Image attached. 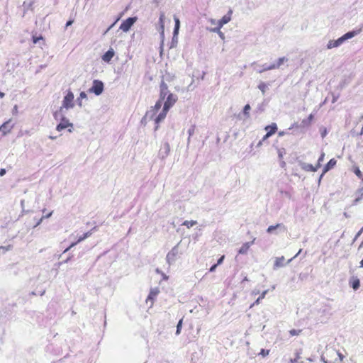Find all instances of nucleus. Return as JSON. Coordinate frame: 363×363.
Returning <instances> with one entry per match:
<instances>
[{
    "label": "nucleus",
    "instance_id": "c9c22d12",
    "mask_svg": "<svg viewBox=\"0 0 363 363\" xmlns=\"http://www.w3.org/2000/svg\"><path fill=\"white\" fill-rule=\"evenodd\" d=\"M63 111H61L60 109L58 111H56L55 113H54V118L55 120H60V118H62V116H64V113H62Z\"/></svg>",
    "mask_w": 363,
    "mask_h": 363
},
{
    "label": "nucleus",
    "instance_id": "1a4fd4ad",
    "mask_svg": "<svg viewBox=\"0 0 363 363\" xmlns=\"http://www.w3.org/2000/svg\"><path fill=\"white\" fill-rule=\"evenodd\" d=\"M160 290L158 288H152L150 289L149 295L147 298H146V303H148L149 301L151 302V306L153 304L154 299L157 297V296L159 294Z\"/></svg>",
    "mask_w": 363,
    "mask_h": 363
},
{
    "label": "nucleus",
    "instance_id": "c85d7f7f",
    "mask_svg": "<svg viewBox=\"0 0 363 363\" xmlns=\"http://www.w3.org/2000/svg\"><path fill=\"white\" fill-rule=\"evenodd\" d=\"M196 223H197V222L196 220H185L182 223V225H184V226L187 227L188 228H190L193 227L194 225H195Z\"/></svg>",
    "mask_w": 363,
    "mask_h": 363
},
{
    "label": "nucleus",
    "instance_id": "cd10ccee",
    "mask_svg": "<svg viewBox=\"0 0 363 363\" xmlns=\"http://www.w3.org/2000/svg\"><path fill=\"white\" fill-rule=\"evenodd\" d=\"M313 117H314L313 114H312V113L310 114L307 118L303 119L302 121V124L303 125H309L311 124V122L313 119Z\"/></svg>",
    "mask_w": 363,
    "mask_h": 363
},
{
    "label": "nucleus",
    "instance_id": "e2e57ef3",
    "mask_svg": "<svg viewBox=\"0 0 363 363\" xmlns=\"http://www.w3.org/2000/svg\"><path fill=\"white\" fill-rule=\"evenodd\" d=\"M78 243H79V242H78V240H77L76 242H72V243L69 245V247H70L71 248H72L73 247H74V246H75L77 244H78Z\"/></svg>",
    "mask_w": 363,
    "mask_h": 363
},
{
    "label": "nucleus",
    "instance_id": "39448f33",
    "mask_svg": "<svg viewBox=\"0 0 363 363\" xmlns=\"http://www.w3.org/2000/svg\"><path fill=\"white\" fill-rule=\"evenodd\" d=\"M103 91L104 83L97 79L94 80L92 86L89 89L90 93H94L96 96L102 94Z\"/></svg>",
    "mask_w": 363,
    "mask_h": 363
},
{
    "label": "nucleus",
    "instance_id": "13d9d810",
    "mask_svg": "<svg viewBox=\"0 0 363 363\" xmlns=\"http://www.w3.org/2000/svg\"><path fill=\"white\" fill-rule=\"evenodd\" d=\"M338 99V96L333 95L332 103H335Z\"/></svg>",
    "mask_w": 363,
    "mask_h": 363
},
{
    "label": "nucleus",
    "instance_id": "69168bd1",
    "mask_svg": "<svg viewBox=\"0 0 363 363\" xmlns=\"http://www.w3.org/2000/svg\"><path fill=\"white\" fill-rule=\"evenodd\" d=\"M297 126H298L297 123H293V124L291 125V126L289 128V130H291V129H293L294 128L297 127Z\"/></svg>",
    "mask_w": 363,
    "mask_h": 363
},
{
    "label": "nucleus",
    "instance_id": "9b49d317",
    "mask_svg": "<svg viewBox=\"0 0 363 363\" xmlns=\"http://www.w3.org/2000/svg\"><path fill=\"white\" fill-rule=\"evenodd\" d=\"M343 43H344V41L341 36L340 38H339L337 40H330L327 45V48L332 49L334 48H337V47L340 46L341 45H342Z\"/></svg>",
    "mask_w": 363,
    "mask_h": 363
},
{
    "label": "nucleus",
    "instance_id": "4be33fe9",
    "mask_svg": "<svg viewBox=\"0 0 363 363\" xmlns=\"http://www.w3.org/2000/svg\"><path fill=\"white\" fill-rule=\"evenodd\" d=\"M96 230V227H94L91 230L85 233L84 235H82V236H80L79 238H78V242H81L82 241L84 240L85 239H86L87 238L90 237L92 234V233Z\"/></svg>",
    "mask_w": 363,
    "mask_h": 363
},
{
    "label": "nucleus",
    "instance_id": "dca6fc26",
    "mask_svg": "<svg viewBox=\"0 0 363 363\" xmlns=\"http://www.w3.org/2000/svg\"><path fill=\"white\" fill-rule=\"evenodd\" d=\"M300 167L307 172H315L318 169L317 167H313L312 164L306 162H300Z\"/></svg>",
    "mask_w": 363,
    "mask_h": 363
},
{
    "label": "nucleus",
    "instance_id": "0e129e2a",
    "mask_svg": "<svg viewBox=\"0 0 363 363\" xmlns=\"http://www.w3.org/2000/svg\"><path fill=\"white\" fill-rule=\"evenodd\" d=\"M363 232V227L360 229V230L357 233V235H356V238L359 236Z\"/></svg>",
    "mask_w": 363,
    "mask_h": 363
},
{
    "label": "nucleus",
    "instance_id": "9d476101",
    "mask_svg": "<svg viewBox=\"0 0 363 363\" xmlns=\"http://www.w3.org/2000/svg\"><path fill=\"white\" fill-rule=\"evenodd\" d=\"M285 258L284 256L276 257L274 259V263L273 265V269L277 270L279 268L284 267L287 264V262L285 263Z\"/></svg>",
    "mask_w": 363,
    "mask_h": 363
},
{
    "label": "nucleus",
    "instance_id": "58836bf2",
    "mask_svg": "<svg viewBox=\"0 0 363 363\" xmlns=\"http://www.w3.org/2000/svg\"><path fill=\"white\" fill-rule=\"evenodd\" d=\"M1 247V251L3 253L6 252L7 251H9L12 249V245H9L7 246H0Z\"/></svg>",
    "mask_w": 363,
    "mask_h": 363
},
{
    "label": "nucleus",
    "instance_id": "c03bdc74",
    "mask_svg": "<svg viewBox=\"0 0 363 363\" xmlns=\"http://www.w3.org/2000/svg\"><path fill=\"white\" fill-rule=\"evenodd\" d=\"M259 354L262 355L263 357H265L269 354V350H266L264 349H262Z\"/></svg>",
    "mask_w": 363,
    "mask_h": 363
},
{
    "label": "nucleus",
    "instance_id": "7c9ffc66",
    "mask_svg": "<svg viewBox=\"0 0 363 363\" xmlns=\"http://www.w3.org/2000/svg\"><path fill=\"white\" fill-rule=\"evenodd\" d=\"M267 88H268V86L264 82H261L258 85V89L262 91L263 95L265 94V91L267 89Z\"/></svg>",
    "mask_w": 363,
    "mask_h": 363
},
{
    "label": "nucleus",
    "instance_id": "aec40b11",
    "mask_svg": "<svg viewBox=\"0 0 363 363\" xmlns=\"http://www.w3.org/2000/svg\"><path fill=\"white\" fill-rule=\"evenodd\" d=\"M174 20L175 25H174V32H173V40L178 35L179 27H180L179 19L177 17L174 16Z\"/></svg>",
    "mask_w": 363,
    "mask_h": 363
},
{
    "label": "nucleus",
    "instance_id": "37998d69",
    "mask_svg": "<svg viewBox=\"0 0 363 363\" xmlns=\"http://www.w3.org/2000/svg\"><path fill=\"white\" fill-rule=\"evenodd\" d=\"M289 333H290L291 335H292V336L298 335L301 333V330H296L293 329V330H291L289 331Z\"/></svg>",
    "mask_w": 363,
    "mask_h": 363
},
{
    "label": "nucleus",
    "instance_id": "680f3d73",
    "mask_svg": "<svg viewBox=\"0 0 363 363\" xmlns=\"http://www.w3.org/2000/svg\"><path fill=\"white\" fill-rule=\"evenodd\" d=\"M52 214V211L50 212L49 213L46 214L45 216H44V218H50Z\"/></svg>",
    "mask_w": 363,
    "mask_h": 363
},
{
    "label": "nucleus",
    "instance_id": "5fc2aeb1",
    "mask_svg": "<svg viewBox=\"0 0 363 363\" xmlns=\"http://www.w3.org/2000/svg\"><path fill=\"white\" fill-rule=\"evenodd\" d=\"M40 39H42L41 37H33V43L36 44Z\"/></svg>",
    "mask_w": 363,
    "mask_h": 363
},
{
    "label": "nucleus",
    "instance_id": "3c124183",
    "mask_svg": "<svg viewBox=\"0 0 363 363\" xmlns=\"http://www.w3.org/2000/svg\"><path fill=\"white\" fill-rule=\"evenodd\" d=\"M336 353H337V354L338 356V358H339L340 361H342L344 359V358H345V356L342 353H340L339 352H336Z\"/></svg>",
    "mask_w": 363,
    "mask_h": 363
},
{
    "label": "nucleus",
    "instance_id": "412c9836",
    "mask_svg": "<svg viewBox=\"0 0 363 363\" xmlns=\"http://www.w3.org/2000/svg\"><path fill=\"white\" fill-rule=\"evenodd\" d=\"M336 160L335 159H331L325 166L323 173L329 171L330 169L334 167L336 164Z\"/></svg>",
    "mask_w": 363,
    "mask_h": 363
},
{
    "label": "nucleus",
    "instance_id": "49530a36",
    "mask_svg": "<svg viewBox=\"0 0 363 363\" xmlns=\"http://www.w3.org/2000/svg\"><path fill=\"white\" fill-rule=\"evenodd\" d=\"M267 67H268L267 69H269V70L277 69L275 62L272 63L271 65H267Z\"/></svg>",
    "mask_w": 363,
    "mask_h": 363
},
{
    "label": "nucleus",
    "instance_id": "0eeeda50",
    "mask_svg": "<svg viewBox=\"0 0 363 363\" xmlns=\"http://www.w3.org/2000/svg\"><path fill=\"white\" fill-rule=\"evenodd\" d=\"M170 152V146L167 142H164L159 152V157L164 160L165 159L169 154Z\"/></svg>",
    "mask_w": 363,
    "mask_h": 363
},
{
    "label": "nucleus",
    "instance_id": "c756f323",
    "mask_svg": "<svg viewBox=\"0 0 363 363\" xmlns=\"http://www.w3.org/2000/svg\"><path fill=\"white\" fill-rule=\"evenodd\" d=\"M268 290L264 291L261 295L258 297V298L255 301V303L252 304V306L258 305L262 299H263L266 294H267Z\"/></svg>",
    "mask_w": 363,
    "mask_h": 363
},
{
    "label": "nucleus",
    "instance_id": "6e6552de",
    "mask_svg": "<svg viewBox=\"0 0 363 363\" xmlns=\"http://www.w3.org/2000/svg\"><path fill=\"white\" fill-rule=\"evenodd\" d=\"M161 108V107H157V103L155 104V105L154 106H152L150 108V110H148L146 113H145V116L144 117V118L145 119H148V120H152L154 118V117L155 116V115L157 114V113L158 112V111Z\"/></svg>",
    "mask_w": 363,
    "mask_h": 363
},
{
    "label": "nucleus",
    "instance_id": "2eb2a0df",
    "mask_svg": "<svg viewBox=\"0 0 363 363\" xmlns=\"http://www.w3.org/2000/svg\"><path fill=\"white\" fill-rule=\"evenodd\" d=\"M253 242H254V240H252V242H247L244 243L242 245V247L239 249L238 254H240V255L247 254L249 248L253 244Z\"/></svg>",
    "mask_w": 363,
    "mask_h": 363
},
{
    "label": "nucleus",
    "instance_id": "f704fd0d",
    "mask_svg": "<svg viewBox=\"0 0 363 363\" xmlns=\"http://www.w3.org/2000/svg\"><path fill=\"white\" fill-rule=\"evenodd\" d=\"M160 37L162 38L160 48H161V50H162V46L164 44V28H160Z\"/></svg>",
    "mask_w": 363,
    "mask_h": 363
},
{
    "label": "nucleus",
    "instance_id": "7ed1b4c3",
    "mask_svg": "<svg viewBox=\"0 0 363 363\" xmlns=\"http://www.w3.org/2000/svg\"><path fill=\"white\" fill-rule=\"evenodd\" d=\"M179 244H180V242H179L177 245H175L167 255L166 260L169 265L174 263L178 255H179Z\"/></svg>",
    "mask_w": 363,
    "mask_h": 363
},
{
    "label": "nucleus",
    "instance_id": "ddd939ff",
    "mask_svg": "<svg viewBox=\"0 0 363 363\" xmlns=\"http://www.w3.org/2000/svg\"><path fill=\"white\" fill-rule=\"evenodd\" d=\"M252 66L254 67V69L258 73H262L269 70V69H267L268 68L267 64L258 65L256 62H253Z\"/></svg>",
    "mask_w": 363,
    "mask_h": 363
},
{
    "label": "nucleus",
    "instance_id": "72a5a7b5",
    "mask_svg": "<svg viewBox=\"0 0 363 363\" xmlns=\"http://www.w3.org/2000/svg\"><path fill=\"white\" fill-rule=\"evenodd\" d=\"M354 173L356 174V176L361 179L362 181L363 182V174L362 173V172L359 170V167H354Z\"/></svg>",
    "mask_w": 363,
    "mask_h": 363
},
{
    "label": "nucleus",
    "instance_id": "f3484780",
    "mask_svg": "<svg viewBox=\"0 0 363 363\" xmlns=\"http://www.w3.org/2000/svg\"><path fill=\"white\" fill-rule=\"evenodd\" d=\"M114 56V51L112 48H110L107 52H106L102 56V60L106 62H109L113 57Z\"/></svg>",
    "mask_w": 363,
    "mask_h": 363
},
{
    "label": "nucleus",
    "instance_id": "09e8293b",
    "mask_svg": "<svg viewBox=\"0 0 363 363\" xmlns=\"http://www.w3.org/2000/svg\"><path fill=\"white\" fill-rule=\"evenodd\" d=\"M300 358V355L298 353L296 354V357L291 359V363H298V359Z\"/></svg>",
    "mask_w": 363,
    "mask_h": 363
},
{
    "label": "nucleus",
    "instance_id": "a19ab883",
    "mask_svg": "<svg viewBox=\"0 0 363 363\" xmlns=\"http://www.w3.org/2000/svg\"><path fill=\"white\" fill-rule=\"evenodd\" d=\"M279 191L280 192L281 194L285 196L286 197L290 198V196H291L290 193L287 191H284L283 189H279Z\"/></svg>",
    "mask_w": 363,
    "mask_h": 363
},
{
    "label": "nucleus",
    "instance_id": "774afa93",
    "mask_svg": "<svg viewBox=\"0 0 363 363\" xmlns=\"http://www.w3.org/2000/svg\"><path fill=\"white\" fill-rule=\"evenodd\" d=\"M286 133H287L286 132L281 131V132L279 133V136H283V135H284Z\"/></svg>",
    "mask_w": 363,
    "mask_h": 363
},
{
    "label": "nucleus",
    "instance_id": "b1692460",
    "mask_svg": "<svg viewBox=\"0 0 363 363\" xmlns=\"http://www.w3.org/2000/svg\"><path fill=\"white\" fill-rule=\"evenodd\" d=\"M282 228L284 230H285V227L281 223H278L276 225H270L267 229V232L268 233H272L274 230Z\"/></svg>",
    "mask_w": 363,
    "mask_h": 363
},
{
    "label": "nucleus",
    "instance_id": "e433bc0d",
    "mask_svg": "<svg viewBox=\"0 0 363 363\" xmlns=\"http://www.w3.org/2000/svg\"><path fill=\"white\" fill-rule=\"evenodd\" d=\"M251 109V107L249 104H246L245 106H244V108H243V113L244 115L248 118L249 117V111Z\"/></svg>",
    "mask_w": 363,
    "mask_h": 363
},
{
    "label": "nucleus",
    "instance_id": "8fccbe9b",
    "mask_svg": "<svg viewBox=\"0 0 363 363\" xmlns=\"http://www.w3.org/2000/svg\"><path fill=\"white\" fill-rule=\"evenodd\" d=\"M224 259H225V256H224V255L221 256V257L218 259V260L217 261L216 264H217V265H220V264H221L223 263V262Z\"/></svg>",
    "mask_w": 363,
    "mask_h": 363
},
{
    "label": "nucleus",
    "instance_id": "a878e982",
    "mask_svg": "<svg viewBox=\"0 0 363 363\" xmlns=\"http://www.w3.org/2000/svg\"><path fill=\"white\" fill-rule=\"evenodd\" d=\"M34 0H30L29 1H24L23 4V6L25 8V10H33V5L34 4Z\"/></svg>",
    "mask_w": 363,
    "mask_h": 363
},
{
    "label": "nucleus",
    "instance_id": "f8f14e48",
    "mask_svg": "<svg viewBox=\"0 0 363 363\" xmlns=\"http://www.w3.org/2000/svg\"><path fill=\"white\" fill-rule=\"evenodd\" d=\"M265 130H267V134L264 137V139L267 138L272 135L274 133H275L276 130H277V124L276 123H272L269 125H267L265 128Z\"/></svg>",
    "mask_w": 363,
    "mask_h": 363
},
{
    "label": "nucleus",
    "instance_id": "4c0bfd02",
    "mask_svg": "<svg viewBox=\"0 0 363 363\" xmlns=\"http://www.w3.org/2000/svg\"><path fill=\"white\" fill-rule=\"evenodd\" d=\"M182 319H181L179 323H177V330H176V335H179L180 334V332H181V329H182Z\"/></svg>",
    "mask_w": 363,
    "mask_h": 363
},
{
    "label": "nucleus",
    "instance_id": "f257e3e1",
    "mask_svg": "<svg viewBox=\"0 0 363 363\" xmlns=\"http://www.w3.org/2000/svg\"><path fill=\"white\" fill-rule=\"evenodd\" d=\"M178 100V96L170 91L167 84L162 80L160 84L159 99L157 101V107H162L163 103V108L162 111L155 118L156 124L162 121L169 109L176 104Z\"/></svg>",
    "mask_w": 363,
    "mask_h": 363
},
{
    "label": "nucleus",
    "instance_id": "4468645a",
    "mask_svg": "<svg viewBox=\"0 0 363 363\" xmlns=\"http://www.w3.org/2000/svg\"><path fill=\"white\" fill-rule=\"evenodd\" d=\"M361 30H362V29H359V30H356L350 31V32H347L345 34H344L342 36L344 43L347 40L350 39V38L356 36L357 35H358L361 32Z\"/></svg>",
    "mask_w": 363,
    "mask_h": 363
},
{
    "label": "nucleus",
    "instance_id": "bb28decb",
    "mask_svg": "<svg viewBox=\"0 0 363 363\" xmlns=\"http://www.w3.org/2000/svg\"><path fill=\"white\" fill-rule=\"evenodd\" d=\"M217 27L210 28L209 30L213 33H218L221 28L224 26L220 20L217 21Z\"/></svg>",
    "mask_w": 363,
    "mask_h": 363
},
{
    "label": "nucleus",
    "instance_id": "052dcab7",
    "mask_svg": "<svg viewBox=\"0 0 363 363\" xmlns=\"http://www.w3.org/2000/svg\"><path fill=\"white\" fill-rule=\"evenodd\" d=\"M72 23H73V21H72V20H69V21H68L66 23V27H68V26H71Z\"/></svg>",
    "mask_w": 363,
    "mask_h": 363
},
{
    "label": "nucleus",
    "instance_id": "473e14b6",
    "mask_svg": "<svg viewBox=\"0 0 363 363\" xmlns=\"http://www.w3.org/2000/svg\"><path fill=\"white\" fill-rule=\"evenodd\" d=\"M164 13L161 12L159 18V23L160 28H164Z\"/></svg>",
    "mask_w": 363,
    "mask_h": 363
},
{
    "label": "nucleus",
    "instance_id": "bf43d9fd",
    "mask_svg": "<svg viewBox=\"0 0 363 363\" xmlns=\"http://www.w3.org/2000/svg\"><path fill=\"white\" fill-rule=\"evenodd\" d=\"M323 312L325 313H327L328 314V316L330 315V313H329V311L327 310V308H324L323 309ZM328 317H326L325 319H328Z\"/></svg>",
    "mask_w": 363,
    "mask_h": 363
},
{
    "label": "nucleus",
    "instance_id": "6ab92c4d",
    "mask_svg": "<svg viewBox=\"0 0 363 363\" xmlns=\"http://www.w3.org/2000/svg\"><path fill=\"white\" fill-rule=\"evenodd\" d=\"M232 14H233V10L230 9L228 11V13L225 16H223L221 18V19H220L222 21V23H223V25L227 24L228 23H229L231 21Z\"/></svg>",
    "mask_w": 363,
    "mask_h": 363
},
{
    "label": "nucleus",
    "instance_id": "603ef678",
    "mask_svg": "<svg viewBox=\"0 0 363 363\" xmlns=\"http://www.w3.org/2000/svg\"><path fill=\"white\" fill-rule=\"evenodd\" d=\"M216 33L219 35V37L221 39L223 40L225 38V35H224V33L222 31L219 30L218 33Z\"/></svg>",
    "mask_w": 363,
    "mask_h": 363
},
{
    "label": "nucleus",
    "instance_id": "393cba45",
    "mask_svg": "<svg viewBox=\"0 0 363 363\" xmlns=\"http://www.w3.org/2000/svg\"><path fill=\"white\" fill-rule=\"evenodd\" d=\"M289 59L286 57H279L275 62L277 69L280 68L281 65L287 62Z\"/></svg>",
    "mask_w": 363,
    "mask_h": 363
},
{
    "label": "nucleus",
    "instance_id": "2f4dec72",
    "mask_svg": "<svg viewBox=\"0 0 363 363\" xmlns=\"http://www.w3.org/2000/svg\"><path fill=\"white\" fill-rule=\"evenodd\" d=\"M360 282L358 279H354L351 284V286L354 290H357L359 288Z\"/></svg>",
    "mask_w": 363,
    "mask_h": 363
},
{
    "label": "nucleus",
    "instance_id": "338daca9",
    "mask_svg": "<svg viewBox=\"0 0 363 363\" xmlns=\"http://www.w3.org/2000/svg\"><path fill=\"white\" fill-rule=\"evenodd\" d=\"M17 111H18V106L16 105H15L13 108V113H17Z\"/></svg>",
    "mask_w": 363,
    "mask_h": 363
},
{
    "label": "nucleus",
    "instance_id": "79ce46f5",
    "mask_svg": "<svg viewBox=\"0 0 363 363\" xmlns=\"http://www.w3.org/2000/svg\"><path fill=\"white\" fill-rule=\"evenodd\" d=\"M325 154L323 152L318 160V165L316 166L317 168H319L320 167V162L323 161L324 160Z\"/></svg>",
    "mask_w": 363,
    "mask_h": 363
},
{
    "label": "nucleus",
    "instance_id": "423d86ee",
    "mask_svg": "<svg viewBox=\"0 0 363 363\" xmlns=\"http://www.w3.org/2000/svg\"><path fill=\"white\" fill-rule=\"evenodd\" d=\"M137 18L136 17H129L126 20L123 21L122 23L120 26V29L122 30L123 32H128L131 26L134 24V23L136 21Z\"/></svg>",
    "mask_w": 363,
    "mask_h": 363
},
{
    "label": "nucleus",
    "instance_id": "f03ea898",
    "mask_svg": "<svg viewBox=\"0 0 363 363\" xmlns=\"http://www.w3.org/2000/svg\"><path fill=\"white\" fill-rule=\"evenodd\" d=\"M74 94L72 91H68L66 96L64 97L62 101V106L60 107V111H63V109H69L74 107Z\"/></svg>",
    "mask_w": 363,
    "mask_h": 363
},
{
    "label": "nucleus",
    "instance_id": "a18cd8bd",
    "mask_svg": "<svg viewBox=\"0 0 363 363\" xmlns=\"http://www.w3.org/2000/svg\"><path fill=\"white\" fill-rule=\"evenodd\" d=\"M302 252V250L300 249L299 251L295 255V256L291 259H289L288 261H287V264H289L292 260L293 259L296 258V257H298Z\"/></svg>",
    "mask_w": 363,
    "mask_h": 363
},
{
    "label": "nucleus",
    "instance_id": "864d4df0",
    "mask_svg": "<svg viewBox=\"0 0 363 363\" xmlns=\"http://www.w3.org/2000/svg\"><path fill=\"white\" fill-rule=\"evenodd\" d=\"M217 266L218 265L216 264H213V266H211V267L210 268L209 271L211 272H213L216 270Z\"/></svg>",
    "mask_w": 363,
    "mask_h": 363
},
{
    "label": "nucleus",
    "instance_id": "ea45409f",
    "mask_svg": "<svg viewBox=\"0 0 363 363\" xmlns=\"http://www.w3.org/2000/svg\"><path fill=\"white\" fill-rule=\"evenodd\" d=\"M194 131H195V125H193L191 126V128L188 130V135L189 136V138H191L194 133Z\"/></svg>",
    "mask_w": 363,
    "mask_h": 363
},
{
    "label": "nucleus",
    "instance_id": "6e6d98bb",
    "mask_svg": "<svg viewBox=\"0 0 363 363\" xmlns=\"http://www.w3.org/2000/svg\"><path fill=\"white\" fill-rule=\"evenodd\" d=\"M209 21H210V23H211L212 25H216V23H217V21H216V19H213V18H211V19L209 20Z\"/></svg>",
    "mask_w": 363,
    "mask_h": 363
},
{
    "label": "nucleus",
    "instance_id": "a211bd4d",
    "mask_svg": "<svg viewBox=\"0 0 363 363\" xmlns=\"http://www.w3.org/2000/svg\"><path fill=\"white\" fill-rule=\"evenodd\" d=\"M12 128H13V125H11V121H8L4 123L0 126V131H2L4 134H6L7 132H9Z\"/></svg>",
    "mask_w": 363,
    "mask_h": 363
},
{
    "label": "nucleus",
    "instance_id": "5701e85b",
    "mask_svg": "<svg viewBox=\"0 0 363 363\" xmlns=\"http://www.w3.org/2000/svg\"><path fill=\"white\" fill-rule=\"evenodd\" d=\"M363 199V188L358 189L356 192V198L354 201V204H357L359 201Z\"/></svg>",
    "mask_w": 363,
    "mask_h": 363
},
{
    "label": "nucleus",
    "instance_id": "20e7f679",
    "mask_svg": "<svg viewBox=\"0 0 363 363\" xmlns=\"http://www.w3.org/2000/svg\"><path fill=\"white\" fill-rule=\"evenodd\" d=\"M67 128H69L68 129V131L69 133L72 132L73 124L72 123H70L69 121V120L64 116H62V118H60V122L57 125L56 130L57 131H62V130H64Z\"/></svg>",
    "mask_w": 363,
    "mask_h": 363
},
{
    "label": "nucleus",
    "instance_id": "de8ad7c7",
    "mask_svg": "<svg viewBox=\"0 0 363 363\" xmlns=\"http://www.w3.org/2000/svg\"><path fill=\"white\" fill-rule=\"evenodd\" d=\"M87 97V95L85 92L82 91L80 93L79 97L78 98V101H79L82 99H86Z\"/></svg>",
    "mask_w": 363,
    "mask_h": 363
},
{
    "label": "nucleus",
    "instance_id": "4d7b16f0",
    "mask_svg": "<svg viewBox=\"0 0 363 363\" xmlns=\"http://www.w3.org/2000/svg\"><path fill=\"white\" fill-rule=\"evenodd\" d=\"M6 174V169H0V177H3Z\"/></svg>",
    "mask_w": 363,
    "mask_h": 363
}]
</instances>
